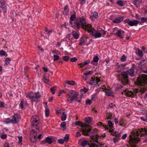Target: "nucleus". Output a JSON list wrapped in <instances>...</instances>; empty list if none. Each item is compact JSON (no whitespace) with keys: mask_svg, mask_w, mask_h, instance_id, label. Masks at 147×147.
<instances>
[{"mask_svg":"<svg viewBox=\"0 0 147 147\" xmlns=\"http://www.w3.org/2000/svg\"><path fill=\"white\" fill-rule=\"evenodd\" d=\"M78 95V93L76 92L73 90L69 91L67 93L66 101L69 103H70L74 100H76Z\"/></svg>","mask_w":147,"mask_h":147,"instance_id":"4","label":"nucleus"},{"mask_svg":"<svg viewBox=\"0 0 147 147\" xmlns=\"http://www.w3.org/2000/svg\"><path fill=\"white\" fill-rule=\"evenodd\" d=\"M88 89L84 88L83 89H81L80 90V92L81 93L83 94L86 93L88 91Z\"/></svg>","mask_w":147,"mask_h":147,"instance_id":"36","label":"nucleus"},{"mask_svg":"<svg viewBox=\"0 0 147 147\" xmlns=\"http://www.w3.org/2000/svg\"><path fill=\"white\" fill-rule=\"evenodd\" d=\"M52 142L51 138L49 137H47L44 140L42 141V143L43 144L47 143L49 144H51Z\"/></svg>","mask_w":147,"mask_h":147,"instance_id":"18","label":"nucleus"},{"mask_svg":"<svg viewBox=\"0 0 147 147\" xmlns=\"http://www.w3.org/2000/svg\"><path fill=\"white\" fill-rule=\"evenodd\" d=\"M108 124L109 127L111 128H113V125L111 121L110 120L109 121H108Z\"/></svg>","mask_w":147,"mask_h":147,"instance_id":"44","label":"nucleus"},{"mask_svg":"<svg viewBox=\"0 0 147 147\" xmlns=\"http://www.w3.org/2000/svg\"><path fill=\"white\" fill-rule=\"evenodd\" d=\"M134 67H132L130 69L127 70L126 72L129 76L133 77L134 76Z\"/></svg>","mask_w":147,"mask_h":147,"instance_id":"16","label":"nucleus"},{"mask_svg":"<svg viewBox=\"0 0 147 147\" xmlns=\"http://www.w3.org/2000/svg\"><path fill=\"white\" fill-rule=\"evenodd\" d=\"M20 115H15L13 116L11 119L12 123L13 124L18 123L20 119Z\"/></svg>","mask_w":147,"mask_h":147,"instance_id":"12","label":"nucleus"},{"mask_svg":"<svg viewBox=\"0 0 147 147\" xmlns=\"http://www.w3.org/2000/svg\"><path fill=\"white\" fill-rule=\"evenodd\" d=\"M129 144L131 146V147H137L136 145L134 146L132 145V144H134V143H136L137 142V140L136 138L134 137H133L131 135L129 136Z\"/></svg>","mask_w":147,"mask_h":147,"instance_id":"9","label":"nucleus"},{"mask_svg":"<svg viewBox=\"0 0 147 147\" xmlns=\"http://www.w3.org/2000/svg\"><path fill=\"white\" fill-rule=\"evenodd\" d=\"M62 59L65 61H68L69 59V57L67 56H65L63 57Z\"/></svg>","mask_w":147,"mask_h":147,"instance_id":"45","label":"nucleus"},{"mask_svg":"<svg viewBox=\"0 0 147 147\" xmlns=\"http://www.w3.org/2000/svg\"><path fill=\"white\" fill-rule=\"evenodd\" d=\"M98 16V13L96 12H92L91 13L90 18L91 19H94L97 18Z\"/></svg>","mask_w":147,"mask_h":147,"instance_id":"20","label":"nucleus"},{"mask_svg":"<svg viewBox=\"0 0 147 147\" xmlns=\"http://www.w3.org/2000/svg\"><path fill=\"white\" fill-rule=\"evenodd\" d=\"M26 97H29L31 98L32 100L35 102H38L39 100V98L41 97V95L39 92H30L25 94Z\"/></svg>","mask_w":147,"mask_h":147,"instance_id":"5","label":"nucleus"},{"mask_svg":"<svg viewBox=\"0 0 147 147\" xmlns=\"http://www.w3.org/2000/svg\"><path fill=\"white\" fill-rule=\"evenodd\" d=\"M147 20V18H145L142 17L141 19V22L142 23L144 22Z\"/></svg>","mask_w":147,"mask_h":147,"instance_id":"58","label":"nucleus"},{"mask_svg":"<svg viewBox=\"0 0 147 147\" xmlns=\"http://www.w3.org/2000/svg\"><path fill=\"white\" fill-rule=\"evenodd\" d=\"M100 81V80L98 77H96V78L92 77L89 82V84L91 85L95 84L96 85Z\"/></svg>","mask_w":147,"mask_h":147,"instance_id":"11","label":"nucleus"},{"mask_svg":"<svg viewBox=\"0 0 147 147\" xmlns=\"http://www.w3.org/2000/svg\"><path fill=\"white\" fill-rule=\"evenodd\" d=\"M76 25L78 28L80 27L90 32V34L95 37V38H99L101 37V33L93 29H90L92 26L90 24H87L86 22V20L84 18H81L80 20L76 22Z\"/></svg>","mask_w":147,"mask_h":147,"instance_id":"2","label":"nucleus"},{"mask_svg":"<svg viewBox=\"0 0 147 147\" xmlns=\"http://www.w3.org/2000/svg\"><path fill=\"white\" fill-rule=\"evenodd\" d=\"M123 19L122 17H119L115 19V20L113 21V22L114 23H119L121 22Z\"/></svg>","mask_w":147,"mask_h":147,"instance_id":"21","label":"nucleus"},{"mask_svg":"<svg viewBox=\"0 0 147 147\" xmlns=\"http://www.w3.org/2000/svg\"><path fill=\"white\" fill-rule=\"evenodd\" d=\"M102 144H100L99 143H96L95 142L92 143L91 144L89 147H102Z\"/></svg>","mask_w":147,"mask_h":147,"instance_id":"19","label":"nucleus"},{"mask_svg":"<svg viewBox=\"0 0 147 147\" xmlns=\"http://www.w3.org/2000/svg\"><path fill=\"white\" fill-rule=\"evenodd\" d=\"M139 22L137 20H133V21H129L128 24L131 26H136L139 23Z\"/></svg>","mask_w":147,"mask_h":147,"instance_id":"17","label":"nucleus"},{"mask_svg":"<svg viewBox=\"0 0 147 147\" xmlns=\"http://www.w3.org/2000/svg\"><path fill=\"white\" fill-rule=\"evenodd\" d=\"M58 141L59 143L61 144H63L65 142L64 140L62 139H59L58 140Z\"/></svg>","mask_w":147,"mask_h":147,"instance_id":"53","label":"nucleus"},{"mask_svg":"<svg viewBox=\"0 0 147 147\" xmlns=\"http://www.w3.org/2000/svg\"><path fill=\"white\" fill-rule=\"evenodd\" d=\"M56 87L55 86H53L50 89V90L51 92H52V94H55V91L56 90Z\"/></svg>","mask_w":147,"mask_h":147,"instance_id":"29","label":"nucleus"},{"mask_svg":"<svg viewBox=\"0 0 147 147\" xmlns=\"http://www.w3.org/2000/svg\"><path fill=\"white\" fill-rule=\"evenodd\" d=\"M91 100L89 99L86 100V105H90L91 103Z\"/></svg>","mask_w":147,"mask_h":147,"instance_id":"54","label":"nucleus"},{"mask_svg":"<svg viewBox=\"0 0 147 147\" xmlns=\"http://www.w3.org/2000/svg\"><path fill=\"white\" fill-rule=\"evenodd\" d=\"M141 119L144 121L147 122V117H142L141 118Z\"/></svg>","mask_w":147,"mask_h":147,"instance_id":"61","label":"nucleus"},{"mask_svg":"<svg viewBox=\"0 0 147 147\" xmlns=\"http://www.w3.org/2000/svg\"><path fill=\"white\" fill-rule=\"evenodd\" d=\"M85 121L88 123H89L92 121V119L90 117L86 118L85 119Z\"/></svg>","mask_w":147,"mask_h":147,"instance_id":"34","label":"nucleus"},{"mask_svg":"<svg viewBox=\"0 0 147 147\" xmlns=\"http://www.w3.org/2000/svg\"><path fill=\"white\" fill-rule=\"evenodd\" d=\"M0 55L2 56H7V55H6V53L5 51H4L3 50H1L0 51Z\"/></svg>","mask_w":147,"mask_h":147,"instance_id":"48","label":"nucleus"},{"mask_svg":"<svg viewBox=\"0 0 147 147\" xmlns=\"http://www.w3.org/2000/svg\"><path fill=\"white\" fill-rule=\"evenodd\" d=\"M69 135L68 134H67L65 136L64 138V140L65 141H67L69 139Z\"/></svg>","mask_w":147,"mask_h":147,"instance_id":"43","label":"nucleus"},{"mask_svg":"<svg viewBox=\"0 0 147 147\" xmlns=\"http://www.w3.org/2000/svg\"><path fill=\"white\" fill-rule=\"evenodd\" d=\"M81 146L83 147H84L85 146H86L87 144H88L89 145H90V144H88V141L86 140H83L81 142Z\"/></svg>","mask_w":147,"mask_h":147,"instance_id":"25","label":"nucleus"},{"mask_svg":"<svg viewBox=\"0 0 147 147\" xmlns=\"http://www.w3.org/2000/svg\"><path fill=\"white\" fill-rule=\"evenodd\" d=\"M72 34L73 37L76 39H77L79 38V35L77 32L75 31H73Z\"/></svg>","mask_w":147,"mask_h":147,"instance_id":"23","label":"nucleus"},{"mask_svg":"<svg viewBox=\"0 0 147 147\" xmlns=\"http://www.w3.org/2000/svg\"><path fill=\"white\" fill-rule=\"evenodd\" d=\"M112 116V114L110 112L107 113L106 117L107 119H111Z\"/></svg>","mask_w":147,"mask_h":147,"instance_id":"35","label":"nucleus"},{"mask_svg":"<svg viewBox=\"0 0 147 147\" xmlns=\"http://www.w3.org/2000/svg\"><path fill=\"white\" fill-rule=\"evenodd\" d=\"M4 102L0 101V107H4Z\"/></svg>","mask_w":147,"mask_h":147,"instance_id":"62","label":"nucleus"},{"mask_svg":"<svg viewBox=\"0 0 147 147\" xmlns=\"http://www.w3.org/2000/svg\"><path fill=\"white\" fill-rule=\"evenodd\" d=\"M93 73V72L92 71H86L84 74L85 76H87L88 74H92Z\"/></svg>","mask_w":147,"mask_h":147,"instance_id":"55","label":"nucleus"},{"mask_svg":"<svg viewBox=\"0 0 147 147\" xmlns=\"http://www.w3.org/2000/svg\"><path fill=\"white\" fill-rule=\"evenodd\" d=\"M76 18V15L75 13L74 14H72L70 18V20L73 21H74Z\"/></svg>","mask_w":147,"mask_h":147,"instance_id":"31","label":"nucleus"},{"mask_svg":"<svg viewBox=\"0 0 147 147\" xmlns=\"http://www.w3.org/2000/svg\"><path fill=\"white\" fill-rule=\"evenodd\" d=\"M18 138L19 139L18 143L20 144H22V136L18 137Z\"/></svg>","mask_w":147,"mask_h":147,"instance_id":"46","label":"nucleus"},{"mask_svg":"<svg viewBox=\"0 0 147 147\" xmlns=\"http://www.w3.org/2000/svg\"><path fill=\"white\" fill-rule=\"evenodd\" d=\"M76 125L80 126L82 127L80 131H82V132H83V130H85L86 127L87 126V125L82 124V122L80 121H76Z\"/></svg>","mask_w":147,"mask_h":147,"instance_id":"15","label":"nucleus"},{"mask_svg":"<svg viewBox=\"0 0 147 147\" xmlns=\"http://www.w3.org/2000/svg\"><path fill=\"white\" fill-rule=\"evenodd\" d=\"M117 3L119 5L123 7L124 5V4H123V2L122 1H119L117 2Z\"/></svg>","mask_w":147,"mask_h":147,"instance_id":"30","label":"nucleus"},{"mask_svg":"<svg viewBox=\"0 0 147 147\" xmlns=\"http://www.w3.org/2000/svg\"><path fill=\"white\" fill-rule=\"evenodd\" d=\"M52 52L53 54H55L57 55H59L60 54V52L56 50H53L52 51Z\"/></svg>","mask_w":147,"mask_h":147,"instance_id":"52","label":"nucleus"},{"mask_svg":"<svg viewBox=\"0 0 147 147\" xmlns=\"http://www.w3.org/2000/svg\"><path fill=\"white\" fill-rule=\"evenodd\" d=\"M106 95L108 96H110L113 94L112 91L108 90L106 92Z\"/></svg>","mask_w":147,"mask_h":147,"instance_id":"57","label":"nucleus"},{"mask_svg":"<svg viewBox=\"0 0 147 147\" xmlns=\"http://www.w3.org/2000/svg\"><path fill=\"white\" fill-rule=\"evenodd\" d=\"M115 106V105H114L112 103H111L109 104L108 107L110 108H112Z\"/></svg>","mask_w":147,"mask_h":147,"instance_id":"64","label":"nucleus"},{"mask_svg":"<svg viewBox=\"0 0 147 147\" xmlns=\"http://www.w3.org/2000/svg\"><path fill=\"white\" fill-rule=\"evenodd\" d=\"M65 83L71 85H73L75 84V82L73 80L66 81Z\"/></svg>","mask_w":147,"mask_h":147,"instance_id":"27","label":"nucleus"},{"mask_svg":"<svg viewBox=\"0 0 147 147\" xmlns=\"http://www.w3.org/2000/svg\"><path fill=\"white\" fill-rule=\"evenodd\" d=\"M141 2V0H135L133 2L134 4L136 5H137L140 2Z\"/></svg>","mask_w":147,"mask_h":147,"instance_id":"39","label":"nucleus"},{"mask_svg":"<svg viewBox=\"0 0 147 147\" xmlns=\"http://www.w3.org/2000/svg\"><path fill=\"white\" fill-rule=\"evenodd\" d=\"M25 103V101L23 99L21 101L20 106V107L22 109H23L24 108V105Z\"/></svg>","mask_w":147,"mask_h":147,"instance_id":"33","label":"nucleus"},{"mask_svg":"<svg viewBox=\"0 0 147 147\" xmlns=\"http://www.w3.org/2000/svg\"><path fill=\"white\" fill-rule=\"evenodd\" d=\"M32 129L30 132V134L31 135H33L35 137H37V133L39 132L38 127H36V129L34 127H32Z\"/></svg>","mask_w":147,"mask_h":147,"instance_id":"14","label":"nucleus"},{"mask_svg":"<svg viewBox=\"0 0 147 147\" xmlns=\"http://www.w3.org/2000/svg\"><path fill=\"white\" fill-rule=\"evenodd\" d=\"M98 125H99L103 126V127H104L105 128L108 129V127L106 125H103L102 123L100 122H99L98 123Z\"/></svg>","mask_w":147,"mask_h":147,"instance_id":"50","label":"nucleus"},{"mask_svg":"<svg viewBox=\"0 0 147 147\" xmlns=\"http://www.w3.org/2000/svg\"><path fill=\"white\" fill-rule=\"evenodd\" d=\"M140 64L141 65H144L146 64L145 60H143L141 61L140 62Z\"/></svg>","mask_w":147,"mask_h":147,"instance_id":"63","label":"nucleus"},{"mask_svg":"<svg viewBox=\"0 0 147 147\" xmlns=\"http://www.w3.org/2000/svg\"><path fill=\"white\" fill-rule=\"evenodd\" d=\"M37 137H35V136H33V135H31L30 136V139L31 141L32 142H36Z\"/></svg>","mask_w":147,"mask_h":147,"instance_id":"26","label":"nucleus"},{"mask_svg":"<svg viewBox=\"0 0 147 147\" xmlns=\"http://www.w3.org/2000/svg\"><path fill=\"white\" fill-rule=\"evenodd\" d=\"M1 5L0 8L2 9L3 12L6 13L7 12V7L5 5V2L4 0H1L0 1Z\"/></svg>","mask_w":147,"mask_h":147,"instance_id":"10","label":"nucleus"},{"mask_svg":"<svg viewBox=\"0 0 147 147\" xmlns=\"http://www.w3.org/2000/svg\"><path fill=\"white\" fill-rule=\"evenodd\" d=\"M11 61V59L9 58H7L5 60V63L7 65Z\"/></svg>","mask_w":147,"mask_h":147,"instance_id":"47","label":"nucleus"},{"mask_svg":"<svg viewBox=\"0 0 147 147\" xmlns=\"http://www.w3.org/2000/svg\"><path fill=\"white\" fill-rule=\"evenodd\" d=\"M138 54L141 57H142L143 56V54L142 51L140 50L139 49H138Z\"/></svg>","mask_w":147,"mask_h":147,"instance_id":"40","label":"nucleus"},{"mask_svg":"<svg viewBox=\"0 0 147 147\" xmlns=\"http://www.w3.org/2000/svg\"><path fill=\"white\" fill-rule=\"evenodd\" d=\"M125 32L121 30V29L119 30H117V32L114 34L116 36L119 37L121 38H123L124 36V33Z\"/></svg>","mask_w":147,"mask_h":147,"instance_id":"13","label":"nucleus"},{"mask_svg":"<svg viewBox=\"0 0 147 147\" xmlns=\"http://www.w3.org/2000/svg\"><path fill=\"white\" fill-rule=\"evenodd\" d=\"M121 61L124 62L126 60V57L124 55H123L121 58Z\"/></svg>","mask_w":147,"mask_h":147,"instance_id":"38","label":"nucleus"},{"mask_svg":"<svg viewBox=\"0 0 147 147\" xmlns=\"http://www.w3.org/2000/svg\"><path fill=\"white\" fill-rule=\"evenodd\" d=\"M66 115L65 114V112H63L62 116L61 117V120L63 121H64L66 119Z\"/></svg>","mask_w":147,"mask_h":147,"instance_id":"28","label":"nucleus"},{"mask_svg":"<svg viewBox=\"0 0 147 147\" xmlns=\"http://www.w3.org/2000/svg\"><path fill=\"white\" fill-rule=\"evenodd\" d=\"M59 56L56 55H53V60L54 61H57L59 60Z\"/></svg>","mask_w":147,"mask_h":147,"instance_id":"37","label":"nucleus"},{"mask_svg":"<svg viewBox=\"0 0 147 147\" xmlns=\"http://www.w3.org/2000/svg\"><path fill=\"white\" fill-rule=\"evenodd\" d=\"M65 93V92L64 91V90H60L59 92L58 95V96H61V95L62 94H63V93Z\"/></svg>","mask_w":147,"mask_h":147,"instance_id":"51","label":"nucleus"},{"mask_svg":"<svg viewBox=\"0 0 147 147\" xmlns=\"http://www.w3.org/2000/svg\"><path fill=\"white\" fill-rule=\"evenodd\" d=\"M7 136L6 134H2L1 136V138L3 139H5L7 138Z\"/></svg>","mask_w":147,"mask_h":147,"instance_id":"60","label":"nucleus"},{"mask_svg":"<svg viewBox=\"0 0 147 147\" xmlns=\"http://www.w3.org/2000/svg\"><path fill=\"white\" fill-rule=\"evenodd\" d=\"M97 129L96 128L92 130L90 126L87 125L85 129L83 130L82 134L84 135L90 136L92 143L95 142L98 143L97 140L100 136L97 134Z\"/></svg>","mask_w":147,"mask_h":147,"instance_id":"3","label":"nucleus"},{"mask_svg":"<svg viewBox=\"0 0 147 147\" xmlns=\"http://www.w3.org/2000/svg\"><path fill=\"white\" fill-rule=\"evenodd\" d=\"M120 79L123 84L124 85L128 84L129 78L128 74L126 71H123L121 72L120 76Z\"/></svg>","mask_w":147,"mask_h":147,"instance_id":"6","label":"nucleus"},{"mask_svg":"<svg viewBox=\"0 0 147 147\" xmlns=\"http://www.w3.org/2000/svg\"><path fill=\"white\" fill-rule=\"evenodd\" d=\"M111 134L115 136H118L117 132L115 131H113L112 132V133H111Z\"/></svg>","mask_w":147,"mask_h":147,"instance_id":"49","label":"nucleus"},{"mask_svg":"<svg viewBox=\"0 0 147 147\" xmlns=\"http://www.w3.org/2000/svg\"><path fill=\"white\" fill-rule=\"evenodd\" d=\"M43 81L44 82L47 84L49 81V80L47 78H46L45 77L43 79Z\"/></svg>","mask_w":147,"mask_h":147,"instance_id":"56","label":"nucleus"},{"mask_svg":"<svg viewBox=\"0 0 147 147\" xmlns=\"http://www.w3.org/2000/svg\"><path fill=\"white\" fill-rule=\"evenodd\" d=\"M31 121L32 127H37V125L39 123V118L37 115H34L31 119Z\"/></svg>","mask_w":147,"mask_h":147,"instance_id":"7","label":"nucleus"},{"mask_svg":"<svg viewBox=\"0 0 147 147\" xmlns=\"http://www.w3.org/2000/svg\"><path fill=\"white\" fill-rule=\"evenodd\" d=\"M85 42L83 38H82L80 40L79 44L80 45H82Z\"/></svg>","mask_w":147,"mask_h":147,"instance_id":"41","label":"nucleus"},{"mask_svg":"<svg viewBox=\"0 0 147 147\" xmlns=\"http://www.w3.org/2000/svg\"><path fill=\"white\" fill-rule=\"evenodd\" d=\"M77 60V59L76 57H73L70 59V61L72 62H76Z\"/></svg>","mask_w":147,"mask_h":147,"instance_id":"59","label":"nucleus"},{"mask_svg":"<svg viewBox=\"0 0 147 147\" xmlns=\"http://www.w3.org/2000/svg\"><path fill=\"white\" fill-rule=\"evenodd\" d=\"M66 126V123L65 122H63L60 124V126L61 127L63 128V129L65 130L66 129L65 126Z\"/></svg>","mask_w":147,"mask_h":147,"instance_id":"32","label":"nucleus"},{"mask_svg":"<svg viewBox=\"0 0 147 147\" xmlns=\"http://www.w3.org/2000/svg\"><path fill=\"white\" fill-rule=\"evenodd\" d=\"M139 131H136V135L138 136L140 134L141 137L144 136H147V126L144 128H141L140 129Z\"/></svg>","mask_w":147,"mask_h":147,"instance_id":"8","label":"nucleus"},{"mask_svg":"<svg viewBox=\"0 0 147 147\" xmlns=\"http://www.w3.org/2000/svg\"><path fill=\"white\" fill-rule=\"evenodd\" d=\"M69 12V8L68 6L67 5H66L64 7V11L63 13L65 15H67Z\"/></svg>","mask_w":147,"mask_h":147,"instance_id":"22","label":"nucleus"},{"mask_svg":"<svg viewBox=\"0 0 147 147\" xmlns=\"http://www.w3.org/2000/svg\"><path fill=\"white\" fill-rule=\"evenodd\" d=\"M136 83L138 85L142 86L140 89H135L132 91L125 89L121 93L124 94L127 96L133 97L139 91L141 93V94L144 93L147 89L146 87L144 85L147 84V75L142 74L141 76L138 77Z\"/></svg>","mask_w":147,"mask_h":147,"instance_id":"1","label":"nucleus"},{"mask_svg":"<svg viewBox=\"0 0 147 147\" xmlns=\"http://www.w3.org/2000/svg\"><path fill=\"white\" fill-rule=\"evenodd\" d=\"M45 115L46 117L49 116V109L48 108H46L45 111Z\"/></svg>","mask_w":147,"mask_h":147,"instance_id":"42","label":"nucleus"},{"mask_svg":"<svg viewBox=\"0 0 147 147\" xmlns=\"http://www.w3.org/2000/svg\"><path fill=\"white\" fill-rule=\"evenodd\" d=\"M99 60V58L98 56H95L93 58V61H92L91 62V63L93 64H94V62H98Z\"/></svg>","mask_w":147,"mask_h":147,"instance_id":"24","label":"nucleus"}]
</instances>
